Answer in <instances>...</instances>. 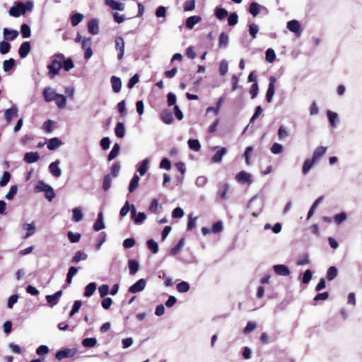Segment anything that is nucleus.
Listing matches in <instances>:
<instances>
[{
  "mask_svg": "<svg viewBox=\"0 0 362 362\" xmlns=\"http://www.w3.org/2000/svg\"><path fill=\"white\" fill-rule=\"evenodd\" d=\"M264 207V199L257 195L254 196L249 202L247 208L252 211L254 217H257Z\"/></svg>",
  "mask_w": 362,
  "mask_h": 362,
  "instance_id": "nucleus-1",
  "label": "nucleus"
},
{
  "mask_svg": "<svg viewBox=\"0 0 362 362\" xmlns=\"http://www.w3.org/2000/svg\"><path fill=\"white\" fill-rule=\"evenodd\" d=\"M26 12V8L25 4L22 1H18L13 6H12L9 11L8 13L11 16L18 18L21 15L25 14Z\"/></svg>",
  "mask_w": 362,
  "mask_h": 362,
  "instance_id": "nucleus-2",
  "label": "nucleus"
},
{
  "mask_svg": "<svg viewBox=\"0 0 362 362\" xmlns=\"http://www.w3.org/2000/svg\"><path fill=\"white\" fill-rule=\"evenodd\" d=\"M62 67V64L60 61L57 59H53L52 62L47 66L49 69V77L52 79L57 75Z\"/></svg>",
  "mask_w": 362,
  "mask_h": 362,
  "instance_id": "nucleus-3",
  "label": "nucleus"
},
{
  "mask_svg": "<svg viewBox=\"0 0 362 362\" xmlns=\"http://www.w3.org/2000/svg\"><path fill=\"white\" fill-rule=\"evenodd\" d=\"M276 82V78L271 76L269 77V83L268 86V88L266 93V100L268 103H272L273 100V97L275 93V84Z\"/></svg>",
  "mask_w": 362,
  "mask_h": 362,
  "instance_id": "nucleus-4",
  "label": "nucleus"
},
{
  "mask_svg": "<svg viewBox=\"0 0 362 362\" xmlns=\"http://www.w3.org/2000/svg\"><path fill=\"white\" fill-rule=\"evenodd\" d=\"M235 180H237V182L241 184L250 185L252 183V178L251 174L243 170L239 172L236 175Z\"/></svg>",
  "mask_w": 362,
  "mask_h": 362,
  "instance_id": "nucleus-5",
  "label": "nucleus"
},
{
  "mask_svg": "<svg viewBox=\"0 0 362 362\" xmlns=\"http://www.w3.org/2000/svg\"><path fill=\"white\" fill-rule=\"evenodd\" d=\"M76 353V349H65L63 350L58 351L56 353L55 357L58 360H62L66 358H71L75 356Z\"/></svg>",
  "mask_w": 362,
  "mask_h": 362,
  "instance_id": "nucleus-6",
  "label": "nucleus"
},
{
  "mask_svg": "<svg viewBox=\"0 0 362 362\" xmlns=\"http://www.w3.org/2000/svg\"><path fill=\"white\" fill-rule=\"evenodd\" d=\"M115 42V49L119 52L117 54V59L121 60L123 58L124 54L125 44L124 39L122 37H116Z\"/></svg>",
  "mask_w": 362,
  "mask_h": 362,
  "instance_id": "nucleus-7",
  "label": "nucleus"
},
{
  "mask_svg": "<svg viewBox=\"0 0 362 362\" xmlns=\"http://www.w3.org/2000/svg\"><path fill=\"white\" fill-rule=\"evenodd\" d=\"M146 281L144 279H141L137 281L135 284L131 286L128 291L132 293H136L143 291L145 288Z\"/></svg>",
  "mask_w": 362,
  "mask_h": 362,
  "instance_id": "nucleus-8",
  "label": "nucleus"
},
{
  "mask_svg": "<svg viewBox=\"0 0 362 362\" xmlns=\"http://www.w3.org/2000/svg\"><path fill=\"white\" fill-rule=\"evenodd\" d=\"M18 116V107L16 105H13L4 112V117L7 123H10L13 118L17 117Z\"/></svg>",
  "mask_w": 362,
  "mask_h": 362,
  "instance_id": "nucleus-9",
  "label": "nucleus"
},
{
  "mask_svg": "<svg viewBox=\"0 0 362 362\" xmlns=\"http://www.w3.org/2000/svg\"><path fill=\"white\" fill-rule=\"evenodd\" d=\"M60 164V161L59 160H56L55 161L51 163L49 165V170L52 175L54 177H59L62 175V170L59 167Z\"/></svg>",
  "mask_w": 362,
  "mask_h": 362,
  "instance_id": "nucleus-10",
  "label": "nucleus"
},
{
  "mask_svg": "<svg viewBox=\"0 0 362 362\" xmlns=\"http://www.w3.org/2000/svg\"><path fill=\"white\" fill-rule=\"evenodd\" d=\"M273 270L279 276H287L291 274L289 268L284 264H275Z\"/></svg>",
  "mask_w": 362,
  "mask_h": 362,
  "instance_id": "nucleus-11",
  "label": "nucleus"
},
{
  "mask_svg": "<svg viewBox=\"0 0 362 362\" xmlns=\"http://www.w3.org/2000/svg\"><path fill=\"white\" fill-rule=\"evenodd\" d=\"M22 229L26 231L25 234L23 235V238L26 239L35 233V222H32L30 223H24L22 226Z\"/></svg>",
  "mask_w": 362,
  "mask_h": 362,
  "instance_id": "nucleus-12",
  "label": "nucleus"
},
{
  "mask_svg": "<svg viewBox=\"0 0 362 362\" xmlns=\"http://www.w3.org/2000/svg\"><path fill=\"white\" fill-rule=\"evenodd\" d=\"M59 93H57L54 89L47 87L43 90V96L46 102H52L56 99Z\"/></svg>",
  "mask_w": 362,
  "mask_h": 362,
  "instance_id": "nucleus-13",
  "label": "nucleus"
},
{
  "mask_svg": "<svg viewBox=\"0 0 362 362\" xmlns=\"http://www.w3.org/2000/svg\"><path fill=\"white\" fill-rule=\"evenodd\" d=\"M62 296V291H59L53 295H47L46 296L47 302L50 305V307H53L59 303V300Z\"/></svg>",
  "mask_w": 362,
  "mask_h": 362,
  "instance_id": "nucleus-14",
  "label": "nucleus"
},
{
  "mask_svg": "<svg viewBox=\"0 0 362 362\" xmlns=\"http://www.w3.org/2000/svg\"><path fill=\"white\" fill-rule=\"evenodd\" d=\"M4 37L7 41H12L19 35V32L17 30H11L8 28H4L3 30Z\"/></svg>",
  "mask_w": 362,
  "mask_h": 362,
  "instance_id": "nucleus-15",
  "label": "nucleus"
},
{
  "mask_svg": "<svg viewBox=\"0 0 362 362\" xmlns=\"http://www.w3.org/2000/svg\"><path fill=\"white\" fill-rule=\"evenodd\" d=\"M287 28L294 33L297 36H299L301 30H300V25L299 22L296 20H291L287 23Z\"/></svg>",
  "mask_w": 362,
  "mask_h": 362,
  "instance_id": "nucleus-16",
  "label": "nucleus"
},
{
  "mask_svg": "<svg viewBox=\"0 0 362 362\" xmlns=\"http://www.w3.org/2000/svg\"><path fill=\"white\" fill-rule=\"evenodd\" d=\"M40 158V154L38 152H28L24 155L23 160L26 163H34L37 162Z\"/></svg>",
  "mask_w": 362,
  "mask_h": 362,
  "instance_id": "nucleus-17",
  "label": "nucleus"
},
{
  "mask_svg": "<svg viewBox=\"0 0 362 362\" xmlns=\"http://www.w3.org/2000/svg\"><path fill=\"white\" fill-rule=\"evenodd\" d=\"M63 145V142L57 137L49 139L47 142V147L50 151H54Z\"/></svg>",
  "mask_w": 362,
  "mask_h": 362,
  "instance_id": "nucleus-18",
  "label": "nucleus"
},
{
  "mask_svg": "<svg viewBox=\"0 0 362 362\" xmlns=\"http://www.w3.org/2000/svg\"><path fill=\"white\" fill-rule=\"evenodd\" d=\"M227 149L226 147H221L217 150L216 153L211 158V162L214 163H221L222 158L226 154Z\"/></svg>",
  "mask_w": 362,
  "mask_h": 362,
  "instance_id": "nucleus-19",
  "label": "nucleus"
},
{
  "mask_svg": "<svg viewBox=\"0 0 362 362\" xmlns=\"http://www.w3.org/2000/svg\"><path fill=\"white\" fill-rule=\"evenodd\" d=\"M30 44L29 42H23L18 49V54L21 58H25L28 56L30 51Z\"/></svg>",
  "mask_w": 362,
  "mask_h": 362,
  "instance_id": "nucleus-20",
  "label": "nucleus"
},
{
  "mask_svg": "<svg viewBox=\"0 0 362 362\" xmlns=\"http://www.w3.org/2000/svg\"><path fill=\"white\" fill-rule=\"evenodd\" d=\"M99 23L97 19H91L88 23V30L92 35H97L99 33Z\"/></svg>",
  "mask_w": 362,
  "mask_h": 362,
  "instance_id": "nucleus-21",
  "label": "nucleus"
},
{
  "mask_svg": "<svg viewBox=\"0 0 362 362\" xmlns=\"http://www.w3.org/2000/svg\"><path fill=\"white\" fill-rule=\"evenodd\" d=\"M112 90L117 93L121 90L122 81L119 77L113 76L110 78Z\"/></svg>",
  "mask_w": 362,
  "mask_h": 362,
  "instance_id": "nucleus-22",
  "label": "nucleus"
},
{
  "mask_svg": "<svg viewBox=\"0 0 362 362\" xmlns=\"http://www.w3.org/2000/svg\"><path fill=\"white\" fill-rule=\"evenodd\" d=\"M105 4L110 6L113 10L123 11L124 5L122 3L116 1L115 0H105Z\"/></svg>",
  "mask_w": 362,
  "mask_h": 362,
  "instance_id": "nucleus-23",
  "label": "nucleus"
},
{
  "mask_svg": "<svg viewBox=\"0 0 362 362\" xmlns=\"http://www.w3.org/2000/svg\"><path fill=\"white\" fill-rule=\"evenodd\" d=\"M201 20L202 18L199 16H190L186 20V27L191 30L197 23H199Z\"/></svg>",
  "mask_w": 362,
  "mask_h": 362,
  "instance_id": "nucleus-24",
  "label": "nucleus"
},
{
  "mask_svg": "<svg viewBox=\"0 0 362 362\" xmlns=\"http://www.w3.org/2000/svg\"><path fill=\"white\" fill-rule=\"evenodd\" d=\"M161 119L165 124H171L173 121V113L168 110H164L161 114Z\"/></svg>",
  "mask_w": 362,
  "mask_h": 362,
  "instance_id": "nucleus-25",
  "label": "nucleus"
},
{
  "mask_svg": "<svg viewBox=\"0 0 362 362\" xmlns=\"http://www.w3.org/2000/svg\"><path fill=\"white\" fill-rule=\"evenodd\" d=\"M229 42L228 35L225 33H221L219 35L218 46L221 49H226Z\"/></svg>",
  "mask_w": 362,
  "mask_h": 362,
  "instance_id": "nucleus-26",
  "label": "nucleus"
},
{
  "mask_svg": "<svg viewBox=\"0 0 362 362\" xmlns=\"http://www.w3.org/2000/svg\"><path fill=\"white\" fill-rule=\"evenodd\" d=\"M148 163H149V159L145 158L139 164L137 171L141 176L144 175L146 174V173L147 172V170L148 169Z\"/></svg>",
  "mask_w": 362,
  "mask_h": 362,
  "instance_id": "nucleus-27",
  "label": "nucleus"
},
{
  "mask_svg": "<svg viewBox=\"0 0 362 362\" xmlns=\"http://www.w3.org/2000/svg\"><path fill=\"white\" fill-rule=\"evenodd\" d=\"M327 151V148L324 146L317 147L313 153L312 159L315 161L318 160Z\"/></svg>",
  "mask_w": 362,
  "mask_h": 362,
  "instance_id": "nucleus-28",
  "label": "nucleus"
},
{
  "mask_svg": "<svg viewBox=\"0 0 362 362\" xmlns=\"http://www.w3.org/2000/svg\"><path fill=\"white\" fill-rule=\"evenodd\" d=\"M315 161L312 158H308L306 159L304 163L302 168V173L303 175H307L310 169L313 168V165L315 164Z\"/></svg>",
  "mask_w": 362,
  "mask_h": 362,
  "instance_id": "nucleus-29",
  "label": "nucleus"
},
{
  "mask_svg": "<svg viewBox=\"0 0 362 362\" xmlns=\"http://www.w3.org/2000/svg\"><path fill=\"white\" fill-rule=\"evenodd\" d=\"M88 258V255L82 251H78L71 259V262L78 264L81 260H86Z\"/></svg>",
  "mask_w": 362,
  "mask_h": 362,
  "instance_id": "nucleus-30",
  "label": "nucleus"
},
{
  "mask_svg": "<svg viewBox=\"0 0 362 362\" xmlns=\"http://www.w3.org/2000/svg\"><path fill=\"white\" fill-rule=\"evenodd\" d=\"M229 189H230L229 184L225 183L221 187V189H220L218 191L217 194L220 197V198L222 200H226L228 199L227 194H228V192L229 191Z\"/></svg>",
  "mask_w": 362,
  "mask_h": 362,
  "instance_id": "nucleus-31",
  "label": "nucleus"
},
{
  "mask_svg": "<svg viewBox=\"0 0 362 362\" xmlns=\"http://www.w3.org/2000/svg\"><path fill=\"white\" fill-rule=\"evenodd\" d=\"M96 287H97V285L95 282H91V283L88 284L85 287L84 296L90 297L95 291Z\"/></svg>",
  "mask_w": 362,
  "mask_h": 362,
  "instance_id": "nucleus-32",
  "label": "nucleus"
},
{
  "mask_svg": "<svg viewBox=\"0 0 362 362\" xmlns=\"http://www.w3.org/2000/svg\"><path fill=\"white\" fill-rule=\"evenodd\" d=\"M72 221L74 222H79L83 219V214L80 208L76 207L72 209Z\"/></svg>",
  "mask_w": 362,
  "mask_h": 362,
  "instance_id": "nucleus-33",
  "label": "nucleus"
},
{
  "mask_svg": "<svg viewBox=\"0 0 362 362\" xmlns=\"http://www.w3.org/2000/svg\"><path fill=\"white\" fill-rule=\"evenodd\" d=\"M323 197H318L311 206L307 216V219H310L314 214L317 206L322 202Z\"/></svg>",
  "mask_w": 362,
  "mask_h": 362,
  "instance_id": "nucleus-34",
  "label": "nucleus"
},
{
  "mask_svg": "<svg viewBox=\"0 0 362 362\" xmlns=\"http://www.w3.org/2000/svg\"><path fill=\"white\" fill-rule=\"evenodd\" d=\"M115 135L118 138H123L125 134V128L122 122H118L115 129Z\"/></svg>",
  "mask_w": 362,
  "mask_h": 362,
  "instance_id": "nucleus-35",
  "label": "nucleus"
},
{
  "mask_svg": "<svg viewBox=\"0 0 362 362\" xmlns=\"http://www.w3.org/2000/svg\"><path fill=\"white\" fill-rule=\"evenodd\" d=\"M184 245H185V240H184V238H181L178 241L177 244L170 250L169 255H172V256L176 255L182 250Z\"/></svg>",
  "mask_w": 362,
  "mask_h": 362,
  "instance_id": "nucleus-36",
  "label": "nucleus"
},
{
  "mask_svg": "<svg viewBox=\"0 0 362 362\" xmlns=\"http://www.w3.org/2000/svg\"><path fill=\"white\" fill-rule=\"evenodd\" d=\"M120 151V146L119 144H115L111 151L110 152L107 159L109 161L115 159L119 154Z\"/></svg>",
  "mask_w": 362,
  "mask_h": 362,
  "instance_id": "nucleus-37",
  "label": "nucleus"
},
{
  "mask_svg": "<svg viewBox=\"0 0 362 362\" xmlns=\"http://www.w3.org/2000/svg\"><path fill=\"white\" fill-rule=\"evenodd\" d=\"M139 177L134 174L129 185V192H133L139 186Z\"/></svg>",
  "mask_w": 362,
  "mask_h": 362,
  "instance_id": "nucleus-38",
  "label": "nucleus"
},
{
  "mask_svg": "<svg viewBox=\"0 0 362 362\" xmlns=\"http://www.w3.org/2000/svg\"><path fill=\"white\" fill-rule=\"evenodd\" d=\"M128 265H129L130 274L134 275L138 272L139 264L136 260H134V259L129 260L128 262Z\"/></svg>",
  "mask_w": 362,
  "mask_h": 362,
  "instance_id": "nucleus-39",
  "label": "nucleus"
},
{
  "mask_svg": "<svg viewBox=\"0 0 362 362\" xmlns=\"http://www.w3.org/2000/svg\"><path fill=\"white\" fill-rule=\"evenodd\" d=\"M54 101L56 102L57 107L60 109L64 108L66 104V98L62 94H59Z\"/></svg>",
  "mask_w": 362,
  "mask_h": 362,
  "instance_id": "nucleus-40",
  "label": "nucleus"
},
{
  "mask_svg": "<svg viewBox=\"0 0 362 362\" xmlns=\"http://www.w3.org/2000/svg\"><path fill=\"white\" fill-rule=\"evenodd\" d=\"M327 115L331 126L334 127L339 121L338 115L336 112H332L330 110H327Z\"/></svg>",
  "mask_w": 362,
  "mask_h": 362,
  "instance_id": "nucleus-41",
  "label": "nucleus"
},
{
  "mask_svg": "<svg viewBox=\"0 0 362 362\" xmlns=\"http://www.w3.org/2000/svg\"><path fill=\"white\" fill-rule=\"evenodd\" d=\"M112 177L110 174H107L103 178L102 188L105 192L107 191L111 187Z\"/></svg>",
  "mask_w": 362,
  "mask_h": 362,
  "instance_id": "nucleus-42",
  "label": "nucleus"
},
{
  "mask_svg": "<svg viewBox=\"0 0 362 362\" xmlns=\"http://www.w3.org/2000/svg\"><path fill=\"white\" fill-rule=\"evenodd\" d=\"M260 8L263 7L256 2H252L250 5L249 11L254 17H255L259 13Z\"/></svg>",
  "mask_w": 362,
  "mask_h": 362,
  "instance_id": "nucleus-43",
  "label": "nucleus"
},
{
  "mask_svg": "<svg viewBox=\"0 0 362 362\" xmlns=\"http://www.w3.org/2000/svg\"><path fill=\"white\" fill-rule=\"evenodd\" d=\"M188 145L190 149L193 150L194 151H199L201 148V145L197 139H190L188 140Z\"/></svg>",
  "mask_w": 362,
  "mask_h": 362,
  "instance_id": "nucleus-44",
  "label": "nucleus"
},
{
  "mask_svg": "<svg viewBox=\"0 0 362 362\" xmlns=\"http://www.w3.org/2000/svg\"><path fill=\"white\" fill-rule=\"evenodd\" d=\"M15 66V60L13 58L5 60L3 62V69L5 72L11 71Z\"/></svg>",
  "mask_w": 362,
  "mask_h": 362,
  "instance_id": "nucleus-45",
  "label": "nucleus"
},
{
  "mask_svg": "<svg viewBox=\"0 0 362 362\" xmlns=\"http://www.w3.org/2000/svg\"><path fill=\"white\" fill-rule=\"evenodd\" d=\"M148 248L153 254H156L158 252V245L153 239H150L146 242Z\"/></svg>",
  "mask_w": 362,
  "mask_h": 362,
  "instance_id": "nucleus-46",
  "label": "nucleus"
},
{
  "mask_svg": "<svg viewBox=\"0 0 362 362\" xmlns=\"http://www.w3.org/2000/svg\"><path fill=\"white\" fill-rule=\"evenodd\" d=\"M97 344V339L95 337L86 338L82 341V345L86 348L93 347Z\"/></svg>",
  "mask_w": 362,
  "mask_h": 362,
  "instance_id": "nucleus-47",
  "label": "nucleus"
},
{
  "mask_svg": "<svg viewBox=\"0 0 362 362\" xmlns=\"http://www.w3.org/2000/svg\"><path fill=\"white\" fill-rule=\"evenodd\" d=\"M228 13L225 8L217 7L215 10L216 17L219 20L224 19L228 16Z\"/></svg>",
  "mask_w": 362,
  "mask_h": 362,
  "instance_id": "nucleus-48",
  "label": "nucleus"
},
{
  "mask_svg": "<svg viewBox=\"0 0 362 362\" xmlns=\"http://www.w3.org/2000/svg\"><path fill=\"white\" fill-rule=\"evenodd\" d=\"M83 16L81 13H76L72 15L71 18V23L73 26H76L78 25L83 20Z\"/></svg>",
  "mask_w": 362,
  "mask_h": 362,
  "instance_id": "nucleus-49",
  "label": "nucleus"
},
{
  "mask_svg": "<svg viewBox=\"0 0 362 362\" xmlns=\"http://www.w3.org/2000/svg\"><path fill=\"white\" fill-rule=\"evenodd\" d=\"M176 288L180 293H186L189 291L190 286L187 281H183L177 284Z\"/></svg>",
  "mask_w": 362,
  "mask_h": 362,
  "instance_id": "nucleus-50",
  "label": "nucleus"
},
{
  "mask_svg": "<svg viewBox=\"0 0 362 362\" xmlns=\"http://www.w3.org/2000/svg\"><path fill=\"white\" fill-rule=\"evenodd\" d=\"M347 218V214L345 212H341L339 214H336L333 219L337 225H340L342 222H344Z\"/></svg>",
  "mask_w": 362,
  "mask_h": 362,
  "instance_id": "nucleus-51",
  "label": "nucleus"
},
{
  "mask_svg": "<svg viewBox=\"0 0 362 362\" xmlns=\"http://www.w3.org/2000/svg\"><path fill=\"white\" fill-rule=\"evenodd\" d=\"M266 61L272 63L276 59V54L273 49L269 48L265 53Z\"/></svg>",
  "mask_w": 362,
  "mask_h": 362,
  "instance_id": "nucleus-52",
  "label": "nucleus"
},
{
  "mask_svg": "<svg viewBox=\"0 0 362 362\" xmlns=\"http://www.w3.org/2000/svg\"><path fill=\"white\" fill-rule=\"evenodd\" d=\"M338 271L337 269L335 267H330L327 272V279L329 281H332L334 279H335L337 276Z\"/></svg>",
  "mask_w": 362,
  "mask_h": 362,
  "instance_id": "nucleus-53",
  "label": "nucleus"
},
{
  "mask_svg": "<svg viewBox=\"0 0 362 362\" xmlns=\"http://www.w3.org/2000/svg\"><path fill=\"white\" fill-rule=\"evenodd\" d=\"M21 33L23 38H28L31 35L30 26L25 23H23L21 26Z\"/></svg>",
  "mask_w": 362,
  "mask_h": 362,
  "instance_id": "nucleus-54",
  "label": "nucleus"
},
{
  "mask_svg": "<svg viewBox=\"0 0 362 362\" xmlns=\"http://www.w3.org/2000/svg\"><path fill=\"white\" fill-rule=\"evenodd\" d=\"M67 236L71 243H75L80 240L81 235L78 233H73L69 231L67 233Z\"/></svg>",
  "mask_w": 362,
  "mask_h": 362,
  "instance_id": "nucleus-55",
  "label": "nucleus"
},
{
  "mask_svg": "<svg viewBox=\"0 0 362 362\" xmlns=\"http://www.w3.org/2000/svg\"><path fill=\"white\" fill-rule=\"evenodd\" d=\"M310 263V259L308 254H304L300 256L297 261V264L298 266H303Z\"/></svg>",
  "mask_w": 362,
  "mask_h": 362,
  "instance_id": "nucleus-56",
  "label": "nucleus"
},
{
  "mask_svg": "<svg viewBox=\"0 0 362 362\" xmlns=\"http://www.w3.org/2000/svg\"><path fill=\"white\" fill-rule=\"evenodd\" d=\"M50 185L45 183L43 181H39L35 186L36 192H46L49 188Z\"/></svg>",
  "mask_w": 362,
  "mask_h": 362,
  "instance_id": "nucleus-57",
  "label": "nucleus"
},
{
  "mask_svg": "<svg viewBox=\"0 0 362 362\" xmlns=\"http://www.w3.org/2000/svg\"><path fill=\"white\" fill-rule=\"evenodd\" d=\"M288 136V132H287L286 127L284 126H280L278 129V136L279 139L282 141L286 139Z\"/></svg>",
  "mask_w": 362,
  "mask_h": 362,
  "instance_id": "nucleus-58",
  "label": "nucleus"
},
{
  "mask_svg": "<svg viewBox=\"0 0 362 362\" xmlns=\"http://www.w3.org/2000/svg\"><path fill=\"white\" fill-rule=\"evenodd\" d=\"M121 165L119 163H115L111 168V173H110L112 177H117L119 175Z\"/></svg>",
  "mask_w": 362,
  "mask_h": 362,
  "instance_id": "nucleus-59",
  "label": "nucleus"
},
{
  "mask_svg": "<svg viewBox=\"0 0 362 362\" xmlns=\"http://www.w3.org/2000/svg\"><path fill=\"white\" fill-rule=\"evenodd\" d=\"M11 48V45L8 42L2 41L0 42V53L2 54H7Z\"/></svg>",
  "mask_w": 362,
  "mask_h": 362,
  "instance_id": "nucleus-60",
  "label": "nucleus"
},
{
  "mask_svg": "<svg viewBox=\"0 0 362 362\" xmlns=\"http://www.w3.org/2000/svg\"><path fill=\"white\" fill-rule=\"evenodd\" d=\"M228 69V64L226 59H223L220 63L219 72L221 76H224Z\"/></svg>",
  "mask_w": 362,
  "mask_h": 362,
  "instance_id": "nucleus-61",
  "label": "nucleus"
},
{
  "mask_svg": "<svg viewBox=\"0 0 362 362\" xmlns=\"http://www.w3.org/2000/svg\"><path fill=\"white\" fill-rule=\"evenodd\" d=\"M17 192H18V186L12 185L10 187L8 192L6 194L5 197H6V199L11 200L17 194Z\"/></svg>",
  "mask_w": 362,
  "mask_h": 362,
  "instance_id": "nucleus-62",
  "label": "nucleus"
},
{
  "mask_svg": "<svg viewBox=\"0 0 362 362\" xmlns=\"http://www.w3.org/2000/svg\"><path fill=\"white\" fill-rule=\"evenodd\" d=\"M238 16L236 13H232L228 18V23L230 26H233L238 23Z\"/></svg>",
  "mask_w": 362,
  "mask_h": 362,
  "instance_id": "nucleus-63",
  "label": "nucleus"
},
{
  "mask_svg": "<svg viewBox=\"0 0 362 362\" xmlns=\"http://www.w3.org/2000/svg\"><path fill=\"white\" fill-rule=\"evenodd\" d=\"M257 327V324L255 322L250 321L247 323L246 327L243 329V333L247 334L252 332Z\"/></svg>",
  "mask_w": 362,
  "mask_h": 362,
  "instance_id": "nucleus-64",
  "label": "nucleus"
}]
</instances>
